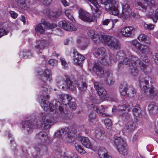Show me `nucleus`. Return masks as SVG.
I'll list each match as a JSON object with an SVG mask.
<instances>
[{"instance_id": "1", "label": "nucleus", "mask_w": 158, "mask_h": 158, "mask_svg": "<svg viewBox=\"0 0 158 158\" xmlns=\"http://www.w3.org/2000/svg\"><path fill=\"white\" fill-rule=\"evenodd\" d=\"M51 71L48 69H45L42 72H41L39 74V78L43 83L41 85V90L44 91L45 94H44L40 97L41 101L40 105L43 109L46 111H55L56 112L58 110L60 112H62L64 109L62 104L60 102L54 100L53 103H49L48 101L49 96L47 94L48 92L51 91V88L49 86L46 85V82L48 81H51L52 80Z\"/></svg>"}, {"instance_id": "2", "label": "nucleus", "mask_w": 158, "mask_h": 158, "mask_svg": "<svg viewBox=\"0 0 158 158\" xmlns=\"http://www.w3.org/2000/svg\"><path fill=\"white\" fill-rule=\"evenodd\" d=\"M91 2L96 7L93 10V6H90L92 10H94L96 13L100 15L101 13L100 2L105 6L106 9L109 12V13L114 15H117L118 14L117 4L114 0H88Z\"/></svg>"}, {"instance_id": "3", "label": "nucleus", "mask_w": 158, "mask_h": 158, "mask_svg": "<svg viewBox=\"0 0 158 158\" xmlns=\"http://www.w3.org/2000/svg\"><path fill=\"white\" fill-rule=\"evenodd\" d=\"M123 62L126 65H139L141 69L143 71L149 68L147 65L145 64L143 62H141V60L137 56L132 55L129 52H126V57L123 59Z\"/></svg>"}, {"instance_id": "4", "label": "nucleus", "mask_w": 158, "mask_h": 158, "mask_svg": "<svg viewBox=\"0 0 158 158\" xmlns=\"http://www.w3.org/2000/svg\"><path fill=\"white\" fill-rule=\"evenodd\" d=\"M77 132L76 127L75 126H72L58 130L55 133V135L60 136L65 132L67 135L68 139V141L69 142H71L74 141L77 138Z\"/></svg>"}, {"instance_id": "5", "label": "nucleus", "mask_w": 158, "mask_h": 158, "mask_svg": "<svg viewBox=\"0 0 158 158\" xmlns=\"http://www.w3.org/2000/svg\"><path fill=\"white\" fill-rule=\"evenodd\" d=\"M94 54L95 57L102 64L108 65L110 64V60L106 58V50L104 47H102L98 48L95 51Z\"/></svg>"}, {"instance_id": "6", "label": "nucleus", "mask_w": 158, "mask_h": 158, "mask_svg": "<svg viewBox=\"0 0 158 158\" xmlns=\"http://www.w3.org/2000/svg\"><path fill=\"white\" fill-rule=\"evenodd\" d=\"M38 118L39 121L36 122V125L39 128L43 127L45 129H48L50 128L51 126L54 123V120L53 118L45 120V116L43 114H40L38 116Z\"/></svg>"}, {"instance_id": "7", "label": "nucleus", "mask_w": 158, "mask_h": 158, "mask_svg": "<svg viewBox=\"0 0 158 158\" xmlns=\"http://www.w3.org/2000/svg\"><path fill=\"white\" fill-rule=\"evenodd\" d=\"M135 5L137 9L143 12H145L147 9L146 4L148 6H155L154 0H135Z\"/></svg>"}, {"instance_id": "8", "label": "nucleus", "mask_w": 158, "mask_h": 158, "mask_svg": "<svg viewBox=\"0 0 158 158\" xmlns=\"http://www.w3.org/2000/svg\"><path fill=\"white\" fill-rule=\"evenodd\" d=\"M66 81H65L64 79L62 77H59L57 79V83L60 85H62V84H64L65 82L66 84L67 88L71 90H73L75 89L76 87H77L79 88L78 84H77L76 81H74L75 82V86L73 85V83L71 81L69 77L66 75H65Z\"/></svg>"}, {"instance_id": "9", "label": "nucleus", "mask_w": 158, "mask_h": 158, "mask_svg": "<svg viewBox=\"0 0 158 158\" xmlns=\"http://www.w3.org/2000/svg\"><path fill=\"white\" fill-rule=\"evenodd\" d=\"M132 44L136 48L139 49L142 53L148 54L150 52V49L148 46L145 45H141L137 40H134L129 42Z\"/></svg>"}, {"instance_id": "10", "label": "nucleus", "mask_w": 158, "mask_h": 158, "mask_svg": "<svg viewBox=\"0 0 158 158\" xmlns=\"http://www.w3.org/2000/svg\"><path fill=\"white\" fill-rule=\"evenodd\" d=\"M52 45V44L51 42L45 40H37L34 44L35 48L39 50L40 53L42 52L40 51L45 47L51 46Z\"/></svg>"}, {"instance_id": "11", "label": "nucleus", "mask_w": 158, "mask_h": 158, "mask_svg": "<svg viewBox=\"0 0 158 158\" xmlns=\"http://www.w3.org/2000/svg\"><path fill=\"white\" fill-rule=\"evenodd\" d=\"M80 19L84 21L90 23L94 22L95 18L89 13L80 9Z\"/></svg>"}, {"instance_id": "12", "label": "nucleus", "mask_w": 158, "mask_h": 158, "mask_svg": "<svg viewBox=\"0 0 158 158\" xmlns=\"http://www.w3.org/2000/svg\"><path fill=\"white\" fill-rule=\"evenodd\" d=\"M104 81L107 85H111L114 84L115 80L111 71H106L104 73Z\"/></svg>"}, {"instance_id": "13", "label": "nucleus", "mask_w": 158, "mask_h": 158, "mask_svg": "<svg viewBox=\"0 0 158 158\" xmlns=\"http://www.w3.org/2000/svg\"><path fill=\"white\" fill-rule=\"evenodd\" d=\"M108 47L112 50H116L121 49V44L119 40L113 37Z\"/></svg>"}, {"instance_id": "14", "label": "nucleus", "mask_w": 158, "mask_h": 158, "mask_svg": "<svg viewBox=\"0 0 158 158\" xmlns=\"http://www.w3.org/2000/svg\"><path fill=\"white\" fill-rule=\"evenodd\" d=\"M113 38V37L109 35L100 34L98 39V44L99 43V41H101L104 45L108 46Z\"/></svg>"}, {"instance_id": "15", "label": "nucleus", "mask_w": 158, "mask_h": 158, "mask_svg": "<svg viewBox=\"0 0 158 158\" xmlns=\"http://www.w3.org/2000/svg\"><path fill=\"white\" fill-rule=\"evenodd\" d=\"M132 104L128 103L119 105L118 106L116 110L119 112V114L120 115V114L124 113L123 112L126 111V109L128 111H130L132 109Z\"/></svg>"}, {"instance_id": "16", "label": "nucleus", "mask_w": 158, "mask_h": 158, "mask_svg": "<svg viewBox=\"0 0 158 158\" xmlns=\"http://www.w3.org/2000/svg\"><path fill=\"white\" fill-rule=\"evenodd\" d=\"M34 124L30 121H23L22 122V127L23 130L27 133L32 131Z\"/></svg>"}, {"instance_id": "17", "label": "nucleus", "mask_w": 158, "mask_h": 158, "mask_svg": "<svg viewBox=\"0 0 158 158\" xmlns=\"http://www.w3.org/2000/svg\"><path fill=\"white\" fill-rule=\"evenodd\" d=\"M150 80V78L148 77H145L144 78L140 79L139 80L140 87L144 93H146V91H147L148 88L147 85H148L149 81Z\"/></svg>"}, {"instance_id": "18", "label": "nucleus", "mask_w": 158, "mask_h": 158, "mask_svg": "<svg viewBox=\"0 0 158 158\" xmlns=\"http://www.w3.org/2000/svg\"><path fill=\"white\" fill-rule=\"evenodd\" d=\"M94 71L95 72L96 75L99 77H104V72L103 69L98 64H95L93 68Z\"/></svg>"}, {"instance_id": "19", "label": "nucleus", "mask_w": 158, "mask_h": 158, "mask_svg": "<svg viewBox=\"0 0 158 158\" xmlns=\"http://www.w3.org/2000/svg\"><path fill=\"white\" fill-rule=\"evenodd\" d=\"M80 141L86 148L90 149L92 148V145L88 138L80 136Z\"/></svg>"}, {"instance_id": "20", "label": "nucleus", "mask_w": 158, "mask_h": 158, "mask_svg": "<svg viewBox=\"0 0 158 158\" xmlns=\"http://www.w3.org/2000/svg\"><path fill=\"white\" fill-rule=\"evenodd\" d=\"M41 23L43 24L45 28L48 29H52L55 28L57 27V25L55 23H50L46 21L44 19L41 20Z\"/></svg>"}, {"instance_id": "21", "label": "nucleus", "mask_w": 158, "mask_h": 158, "mask_svg": "<svg viewBox=\"0 0 158 158\" xmlns=\"http://www.w3.org/2000/svg\"><path fill=\"white\" fill-rule=\"evenodd\" d=\"M48 11L49 13L48 14V16L50 18L52 19H57L61 14V11L59 10L55 11L48 10Z\"/></svg>"}, {"instance_id": "22", "label": "nucleus", "mask_w": 158, "mask_h": 158, "mask_svg": "<svg viewBox=\"0 0 158 158\" xmlns=\"http://www.w3.org/2000/svg\"><path fill=\"white\" fill-rule=\"evenodd\" d=\"M88 35L96 44H97L98 43V39L99 38L100 35L99 34H96L94 30H89L87 33Z\"/></svg>"}, {"instance_id": "23", "label": "nucleus", "mask_w": 158, "mask_h": 158, "mask_svg": "<svg viewBox=\"0 0 158 158\" xmlns=\"http://www.w3.org/2000/svg\"><path fill=\"white\" fill-rule=\"evenodd\" d=\"M117 150L120 154L125 156L127 154V147L126 143L117 147Z\"/></svg>"}, {"instance_id": "24", "label": "nucleus", "mask_w": 158, "mask_h": 158, "mask_svg": "<svg viewBox=\"0 0 158 158\" xmlns=\"http://www.w3.org/2000/svg\"><path fill=\"white\" fill-rule=\"evenodd\" d=\"M58 25L59 27L64 30H73L75 29L73 28V25L72 24H70V26H69L64 20L60 21L58 23Z\"/></svg>"}, {"instance_id": "25", "label": "nucleus", "mask_w": 158, "mask_h": 158, "mask_svg": "<svg viewBox=\"0 0 158 158\" xmlns=\"http://www.w3.org/2000/svg\"><path fill=\"white\" fill-rule=\"evenodd\" d=\"M145 93L147 96L151 98L156 97L158 94L157 91L155 90L154 88L153 87L150 88L148 91L147 90Z\"/></svg>"}, {"instance_id": "26", "label": "nucleus", "mask_w": 158, "mask_h": 158, "mask_svg": "<svg viewBox=\"0 0 158 158\" xmlns=\"http://www.w3.org/2000/svg\"><path fill=\"white\" fill-rule=\"evenodd\" d=\"M73 63L75 65H78L79 64V53L77 50L73 49Z\"/></svg>"}, {"instance_id": "27", "label": "nucleus", "mask_w": 158, "mask_h": 158, "mask_svg": "<svg viewBox=\"0 0 158 158\" xmlns=\"http://www.w3.org/2000/svg\"><path fill=\"white\" fill-rule=\"evenodd\" d=\"M36 138L41 140V141L44 142L48 139V137L45 132L41 131L37 134L36 136Z\"/></svg>"}, {"instance_id": "28", "label": "nucleus", "mask_w": 158, "mask_h": 158, "mask_svg": "<svg viewBox=\"0 0 158 158\" xmlns=\"http://www.w3.org/2000/svg\"><path fill=\"white\" fill-rule=\"evenodd\" d=\"M82 81H81V86L80 87V93H83L86 89L87 85L86 84V80L85 77H83Z\"/></svg>"}, {"instance_id": "29", "label": "nucleus", "mask_w": 158, "mask_h": 158, "mask_svg": "<svg viewBox=\"0 0 158 158\" xmlns=\"http://www.w3.org/2000/svg\"><path fill=\"white\" fill-rule=\"evenodd\" d=\"M135 127V124L132 120L127 121L126 126V129L130 131H132Z\"/></svg>"}, {"instance_id": "30", "label": "nucleus", "mask_w": 158, "mask_h": 158, "mask_svg": "<svg viewBox=\"0 0 158 158\" xmlns=\"http://www.w3.org/2000/svg\"><path fill=\"white\" fill-rule=\"evenodd\" d=\"M133 114L134 116H138L141 115V110L139 105L136 104L133 109Z\"/></svg>"}, {"instance_id": "31", "label": "nucleus", "mask_w": 158, "mask_h": 158, "mask_svg": "<svg viewBox=\"0 0 158 158\" xmlns=\"http://www.w3.org/2000/svg\"><path fill=\"white\" fill-rule=\"evenodd\" d=\"M119 116L121 117L122 119L125 121L132 120L131 114L128 113L124 112L123 113H121Z\"/></svg>"}, {"instance_id": "32", "label": "nucleus", "mask_w": 158, "mask_h": 158, "mask_svg": "<svg viewBox=\"0 0 158 158\" xmlns=\"http://www.w3.org/2000/svg\"><path fill=\"white\" fill-rule=\"evenodd\" d=\"M137 38L139 41H144L147 44H150L149 38L143 34H140Z\"/></svg>"}, {"instance_id": "33", "label": "nucleus", "mask_w": 158, "mask_h": 158, "mask_svg": "<svg viewBox=\"0 0 158 158\" xmlns=\"http://www.w3.org/2000/svg\"><path fill=\"white\" fill-rule=\"evenodd\" d=\"M133 30H121L120 33L125 37H131L134 35Z\"/></svg>"}, {"instance_id": "34", "label": "nucleus", "mask_w": 158, "mask_h": 158, "mask_svg": "<svg viewBox=\"0 0 158 158\" xmlns=\"http://www.w3.org/2000/svg\"><path fill=\"white\" fill-rule=\"evenodd\" d=\"M114 143L117 147L126 143L122 138L118 137H115Z\"/></svg>"}, {"instance_id": "35", "label": "nucleus", "mask_w": 158, "mask_h": 158, "mask_svg": "<svg viewBox=\"0 0 158 158\" xmlns=\"http://www.w3.org/2000/svg\"><path fill=\"white\" fill-rule=\"evenodd\" d=\"M131 70V74L134 76H136L138 72L137 69V67L139 66V65L132 66L129 65Z\"/></svg>"}, {"instance_id": "36", "label": "nucleus", "mask_w": 158, "mask_h": 158, "mask_svg": "<svg viewBox=\"0 0 158 158\" xmlns=\"http://www.w3.org/2000/svg\"><path fill=\"white\" fill-rule=\"evenodd\" d=\"M148 110L155 114L158 113V106L153 104H150L148 105Z\"/></svg>"}, {"instance_id": "37", "label": "nucleus", "mask_w": 158, "mask_h": 158, "mask_svg": "<svg viewBox=\"0 0 158 158\" xmlns=\"http://www.w3.org/2000/svg\"><path fill=\"white\" fill-rule=\"evenodd\" d=\"M120 92L122 96H124L127 94V86L126 83H124L123 85L120 87Z\"/></svg>"}, {"instance_id": "38", "label": "nucleus", "mask_w": 158, "mask_h": 158, "mask_svg": "<svg viewBox=\"0 0 158 158\" xmlns=\"http://www.w3.org/2000/svg\"><path fill=\"white\" fill-rule=\"evenodd\" d=\"M65 12L66 16L72 22L74 23H75L76 22L75 19L72 15V12L71 10L69 9L66 10H65Z\"/></svg>"}, {"instance_id": "39", "label": "nucleus", "mask_w": 158, "mask_h": 158, "mask_svg": "<svg viewBox=\"0 0 158 158\" xmlns=\"http://www.w3.org/2000/svg\"><path fill=\"white\" fill-rule=\"evenodd\" d=\"M126 53H125L122 50L120 51L117 52L116 56V59L117 60H119L120 59H122L124 57V59L126 57Z\"/></svg>"}, {"instance_id": "40", "label": "nucleus", "mask_w": 158, "mask_h": 158, "mask_svg": "<svg viewBox=\"0 0 158 158\" xmlns=\"http://www.w3.org/2000/svg\"><path fill=\"white\" fill-rule=\"evenodd\" d=\"M97 92L99 96L101 97H107L106 92L103 87L99 89V90H98Z\"/></svg>"}, {"instance_id": "41", "label": "nucleus", "mask_w": 158, "mask_h": 158, "mask_svg": "<svg viewBox=\"0 0 158 158\" xmlns=\"http://www.w3.org/2000/svg\"><path fill=\"white\" fill-rule=\"evenodd\" d=\"M104 124L106 127L108 129H110L112 127V123L110 119L106 118L104 120Z\"/></svg>"}, {"instance_id": "42", "label": "nucleus", "mask_w": 158, "mask_h": 158, "mask_svg": "<svg viewBox=\"0 0 158 158\" xmlns=\"http://www.w3.org/2000/svg\"><path fill=\"white\" fill-rule=\"evenodd\" d=\"M131 10H128L127 11H123L122 12V16L125 19L129 18L131 16Z\"/></svg>"}, {"instance_id": "43", "label": "nucleus", "mask_w": 158, "mask_h": 158, "mask_svg": "<svg viewBox=\"0 0 158 158\" xmlns=\"http://www.w3.org/2000/svg\"><path fill=\"white\" fill-rule=\"evenodd\" d=\"M18 5L22 8H24L26 6L25 0H15Z\"/></svg>"}, {"instance_id": "44", "label": "nucleus", "mask_w": 158, "mask_h": 158, "mask_svg": "<svg viewBox=\"0 0 158 158\" xmlns=\"http://www.w3.org/2000/svg\"><path fill=\"white\" fill-rule=\"evenodd\" d=\"M147 16L148 17H150L151 18H152L153 19V21L155 22H156L158 19V7L155 10V20L154 19H153V16H152V15H150L149 14H147Z\"/></svg>"}, {"instance_id": "45", "label": "nucleus", "mask_w": 158, "mask_h": 158, "mask_svg": "<svg viewBox=\"0 0 158 158\" xmlns=\"http://www.w3.org/2000/svg\"><path fill=\"white\" fill-rule=\"evenodd\" d=\"M94 87L97 91L99 90V89H100V88H101L103 87V84L99 82H94Z\"/></svg>"}, {"instance_id": "46", "label": "nucleus", "mask_w": 158, "mask_h": 158, "mask_svg": "<svg viewBox=\"0 0 158 158\" xmlns=\"http://www.w3.org/2000/svg\"><path fill=\"white\" fill-rule=\"evenodd\" d=\"M66 104V103H65L64 102V103H63V105H67V104ZM67 104H68V106L71 109H75L76 108L77 106L76 105V103L74 102H70L69 103H67Z\"/></svg>"}, {"instance_id": "47", "label": "nucleus", "mask_w": 158, "mask_h": 158, "mask_svg": "<svg viewBox=\"0 0 158 158\" xmlns=\"http://www.w3.org/2000/svg\"><path fill=\"white\" fill-rule=\"evenodd\" d=\"M122 11L128 10H131L129 5L127 3L124 2L122 4Z\"/></svg>"}, {"instance_id": "48", "label": "nucleus", "mask_w": 158, "mask_h": 158, "mask_svg": "<svg viewBox=\"0 0 158 158\" xmlns=\"http://www.w3.org/2000/svg\"><path fill=\"white\" fill-rule=\"evenodd\" d=\"M60 99L62 101H63L64 100V98H65L66 99H67V100L68 101H69L71 100V96L69 95H61L59 96Z\"/></svg>"}, {"instance_id": "49", "label": "nucleus", "mask_w": 158, "mask_h": 158, "mask_svg": "<svg viewBox=\"0 0 158 158\" xmlns=\"http://www.w3.org/2000/svg\"><path fill=\"white\" fill-rule=\"evenodd\" d=\"M89 120L91 122H92L96 118V114L94 112H92L89 115Z\"/></svg>"}, {"instance_id": "50", "label": "nucleus", "mask_w": 158, "mask_h": 158, "mask_svg": "<svg viewBox=\"0 0 158 158\" xmlns=\"http://www.w3.org/2000/svg\"><path fill=\"white\" fill-rule=\"evenodd\" d=\"M40 147H41V145H39V147H37L36 146H35L34 147V149L37 151V153L36 154H34V153L33 154V156H34V158H36L37 156L39 155L40 153Z\"/></svg>"}, {"instance_id": "51", "label": "nucleus", "mask_w": 158, "mask_h": 158, "mask_svg": "<svg viewBox=\"0 0 158 158\" xmlns=\"http://www.w3.org/2000/svg\"><path fill=\"white\" fill-rule=\"evenodd\" d=\"M135 121L137 124H141L142 121V115L138 116H135Z\"/></svg>"}, {"instance_id": "52", "label": "nucleus", "mask_w": 158, "mask_h": 158, "mask_svg": "<svg viewBox=\"0 0 158 158\" xmlns=\"http://www.w3.org/2000/svg\"><path fill=\"white\" fill-rule=\"evenodd\" d=\"M107 154L105 151H102L101 150L98 151V155L101 158H104L105 157L106 154Z\"/></svg>"}, {"instance_id": "53", "label": "nucleus", "mask_w": 158, "mask_h": 158, "mask_svg": "<svg viewBox=\"0 0 158 158\" xmlns=\"http://www.w3.org/2000/svg\"><path fill=\"white\" fill-rule=\"evenodd\" d=\"M154 26L152 24H148L145 23L144 24L143 27L145 29L148 30H152L154 28Z\"/></svg>"}, {"instance_id": "54", "label": "nucleus", "mask_w": 158, "mask_h": 158, "mask_svg": "<svg viewBox=\"0 0 158 158\" xmlns=\"http://www.w3.org/2000/svg\"><path fill=\"white\" fill-rule=\"evenodd\" d=\"M103 134L101 131H96L95 132L96 137L99 139H100L102 136Z\"/></svg>"}, {"instance_id": "55", "label": "nucleus", "mask_w": 158, "mask_h": 158, "mask_svg": "<svg viewBox=\"0 0 158 158\" xmlns=\"http://www.w3.org/2000/svg\"><path fill=\"white\" fill-rule=\"evenodd\" d=\"M61 64L63 66L64 68H66L68 67V64L63 58L61 57L60 58Z\"/></svg>"}, {"instance_id": "56", "label": "nucleus", "mask_w": 158, "mask_h": 158, "mask_svg": "<svg viewBox=\"0 0 158 158\" xmlns=\"http://www.w3.org/2000/svg\"><path fill=\"white\" fill-rule=\"evenodd\" d=\"M125 64L123 62H123L120 61L119 62L118 66L117 68V70L118 71H120L122 70V69L124 67V65ZM125 65H126L125 64Z\"/></svg>"}, {"instance_id": "57", "label": "nucleus", "mask_w": 158, "mask_h": 158, "mask_svg": "<svg viewBox=\"0 0 158 158\" xmlns=\"http://www.w3.org/2000/svg\"><path fill=\"white\" fill-rule=\"evenodd\" d=\"M23 57L27 58L31 56V54L29 52H23L22 53Z\"/></svg>"}, {"instance_id": "58", "label": "nucleus", "mask_w": 158, "mask_h": 158, "mask_svg": "<svg viewBox=\"0 0 158 158\" xmlns=\"http://www.w3.org/2000/svg\"><path fill=\"white\" fill-rule=\"evenodd\" d=\"M85 58L83 55L80 54V66L82 67L83 66L82 63L85 60Z\"/></svg>"}, {"instance_id": "59", "label": "nucleus", "mask_w": 158, "mask_h": 158, "mask_svg": "<svg viewBox=\"0 0 158 158\" xmlns=\"http://www.w3.org/2000/svg\"><path fill=\"white\" fill-rule=\"evenodd\" d=\"M48 64L52 66H54L56 65L57 64V61L56 60L51 59L49 60Z\"/></svg>"}, {"instance_id": "60", "label": "nucleus", "mask_w": 158, "mask_h": 158, "mask_svg": "<svg viewBox=\"0 0 158 158\" xmlns=\"http://www.w3.org/2000/svg\"><path fill=\"white\" fill-rule=\"evenodd\" d=\"M9 13L11 17L14 19H16L18 16L17 14L14 11H10Z\"/></svg>"}, {"instance_id": "61", "label": "nucleus", "mask_w": 158, "mask_h": 158, "mask_svg": "<svg viewBox=\"0 0 158 158\" xmlns=\"http://www.w3.org/2000/svg\"><path fill=\"white\" fill-rule=\"evenodd\" d=\"M52 0H43V3L47 6L50 5L52 2Z\"/></svg>"}, {"instance_id": "62", "label": "nucleus", "mask_w": 158, "mask_h": 158, "mask_svg": "<svg viewBox=\"0 0 158 158\" xmlns=\"http://www.w3.org/2000/svg\"><path fill=\"white\" fill-rule=\"evenodd\" d=\"M35 30H44L41 23H38L35 27Z\"/></svg>"}, {"instance_id": "63", "label": "nucleus", "mask_w": 158, "mask_h": 158, "mask_svg": "<svg viewBox=\"0 0 158 158\" xmlns=\"http://www.w3.org/2000/svg\"><path fill=\"white\" fill-rule=\"evenodd\" d=\"M8 30H0V37H2L6 35L8 32Z\"/></svg>"}, {"instance_id": "64", "label": "nucleus", "mask_w": 158, "mask_h": 158, "mask_svg": "<svg viewBox=\"0 0 158 158\" xmlns=\"http://www.w3.org/2000/svg\"><path fill=\"white\" fill-rule=\"evenodd\" d=\"M142 56H143V58L142 60L143 62L145 63H148L149 61L150 60L146 56L143 55Z\"/></svg>"}]
</instances>
